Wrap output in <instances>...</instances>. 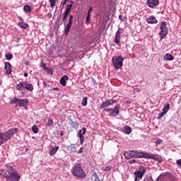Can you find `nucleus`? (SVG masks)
I'll return each instance as SVG.
<instances>
[{
	"label": "nucleus",
	"instance_id": "f257e3e1",
	"mask_svg": "<svg viewBox=\"0 0 181 181\" xmlns=\"http://www.w3.org/2000/svg\"><path fill=\"white\" fill-rule=\"evenodd\" d=\"M124 156L125 159H138L144 158L145 159H153V160H156L158 163H162V162H163V159L161 156H159V154H151L136 151H124Z\"/></svg>",
	"mask_w": 181,
	"mask_h": 181
},
{
	"label": "nucleus",
	"instance_id": "f03ea898",
	"mask_svg": "<svg viewBox=\"0 0 181 181\" xmlns=\"http://www.w3.org/2000/svg\"><path fill=\"white\" fill-rule=\"evenodd\" d=\"M6 168L4 170H0V176L2 179H6V180L9 181H20L21 175L18 173V171L13 168L9 164H6L4 165Z\"/></svg>",
	"mask_w": 181,
	"mask_h": 181
},
{
	"label": "nucleus",
	"instance_id": "7ed1b4c3",
	"mask_svg": "<svg viewBox=\"0 0 181 181\" xmlns=\"http://www.w3.org/2000/svg\"><path fill=\"white\" fill-rule=\"evenodd\" d=\"M74 4V2L71 1V4L65 6V11L63 13L62 22H64V32L66 35H68L69 32H70V29H71V26L73 25V15L69 16V23L67 25H66V21H67V18H69V15H70V11H71V8H73Z\"/></svg>",
	"mask_w": 181,
	"mask_h": 181
},
{
	"label": "nucleus",
	"instance_id": "20e7f679",
	"mask_svg": "<svg viewBox=\"0 0 181 181\" xmlns=\"http://www.w3.org/2000/svg\"><path fill=\"white\" fill-rule=\"evenodd\" d=\"M16 132H18V128L10 129L4 133L0 132V146L3 144H5V142L9 141Z\"/></svg>",
	"mask_w": 181,
	"mask_h": 181
},
{
	"label": "nucleus",
	"instance_id": "39448f33",
	"mask_svg": "<svg viewBox=\"0 0 181 181\" xmlns=\"http://www.w3.org/2000/svg\"><path fill=\"white\" fill-rule=\"evenodd\" d=\"M16 90L18 91H23V90H26L27 91L32 93L33 92V90H35V87L32 83H28L26 81H23L16 85Z\"/></svg>",
	"mask_w": 181,
	"mask_h": 181
},
{
	"label": "nucleus",
	"instance_id": "423d86ee",
	"mask_svg": "<svg viewBox=\"0 0 181 181\" xmlns=\"http://www.w3.org/2000/svg\"><path fill=\"white\" fill-rule=\"evenodd\" d=\"M72 174L76 177H79V179H84L86 177V172L81 168V164L78 163L75 165L72 170Z\"/></svg>",
	"mask_w": 181,
	"mask_h": 181
},
{
	"label": "nucleus",
	"instance_id": "0eeeda50",
	"mask_svg": "<svg viewBox=\"0 0 181 181\" xmlns=\"http://www.w3.org/2000/svg\"><path fill=\"white\" fill-rule=\"evenodd\" d=\"M112 60V64L116 70H119L122 67L124 62V57L122 56L113 57Z\"/></svg>",
	"mask_w": 181,
	"mask_h": 181
},
{
	"label": "nucleus",
	"instance_id": "6e6552de",
	"mask_svg": "<svg viewBox=\"0 0 181 181\" xmlns=\"http://www.w3.org/2000/svg\"><path fill=\"white\" fill-rule=\"evenodd\" d=\"M121 108V105L117 104L116 105V106L115 107L114 109L112 108H104V110L106 112H110L109 113V116L110 117H117V115H119V109Z\"/></svg>",
	"mask_w": 181,
	"mask_h": 181
},
{
	"label": "nucleus",
	"instance_id": "1a4fd4ad",
	"mask_svg": "<svg viewBox=\"0 0 181 181\" xmlns=\"http://www.w3.org/2000/svg\"><path fill=\"white\" fill-rule=\"evenodd\" d=\"M160 32L159 33V35L160 36V40H162V39H165V37H166L169 30L168 26L166 25V21H163L160 23Z\"/></svg>",
	"mask_w": 181,
	"mask_h": 181
},
{
	"label": "nucleus",
	"instance_id": "9d476101",
	"mask_svg": "<svg viewBox=\"0 0 181 181\" xmlns=\"http://www.w3.org/2000/svg\"><path fill=\"white\" fill-rule=\"evenodd\" d=\"M10 104H18L19 107H27L29 104V100L28 99H18L17 98H13L10 100Z\"/></svg>",
	"mask_w": 181,
	"mask_h": 181
},
{
	"label": "nucleus",
	"instance_id": "9b49d317",
	"mask_svg": "<svg viewBox=\"0 0 181 181\" xmlns=\"http://www.w3.org/2000/svg\"><path fill=\"white\" fill-rule=\"evenodd\" d=\"M146 173V168H143L141 170H136L134 173V181H139L142 177H144V175Z\"/></svg>",
	"mask_w": 181,
	"mask_h": 181
},
{
	"label": "nucleus",
	"instance_id": "f8f14e48",
	"mask_svg": "<svg viewBox=\"0 0 181 181\" xmlns=\"http://www.w3.org/2000/svg\"><path fill=\"white\" fill-rule=\"evenodd\" d=\"M117 103V100L115 99H109L105 100V102H103L102 104L100 106V110H103V108H107L111 105H114Z\"/></svg>",
	"mask_w": 181,
	"mask_h": 181
},
{
	"label": "nucleus",
	"instance_id": "ddd939ff",
	"mask_svg": "<svg viewBox=\"0 0 181 181\" xmlns=\"http://www.w3.org/2000/svg\"><path fill=\"white\" fill-rule=\"evenodd\" d=\"M86 132H87V129H86V127H83L78 132V136L80 138L81 145H83V144H84V141H85L84 135H86Z\"/></svg>",
	"mask_w": 181,
	"mask_h": 181
},
{
	"label": "nucleus",
	"instance_id": "4468645a",
	"mask_svg": "<svg viewBox=\"0 0 181 181\" xmlns=\"http://www.w3.org/2000/svg\"><path fill=\"white\" fill-rule=\"evenodd\" d=\"M121 28H119L118 30L116 32L115 37V43L117 45V46H119L121 45Z\"/></svg>",
	"mask_w": 181,
	"mask_h": 181
},
{
	"label": "nucleus",
	"instance_id": "2eb2a0df",
	"mask_svg": "<svg viewBox=\"0 0 181 181\" xmlns=\"http://www.w3.org/2000/svg\"><path fill=\"white\" fill-rule=\"evenodd\" d=\"M146 5L149 8H155L159 5V0H147Z\"/></svg>",
	"mask_w": 181,
	"mask_h": 181
},
{
	"label": "nucleus",
	"instance_id": "dca6fc26",
	"mask_svg": "<svg viewBox=\"0 0 181 181\" xmlns=\"http://www.w3.org/2000/svg\"><path fill=\"white\" fill-rule=\"evenodd\" d=\"M4 69L6 70V74L7 76H9V74H11L12 73V65L9 62H5V66Z\"/></svg>",
	"mask_w": 181,
	"mask_h": 181
},
{
	"label": "nucleus",
	"instance_id": "f3484780",
	"mask_svg": "<svg viewBox=\"0 0 181 181\" xmlns=\"http://www.w3.org/2000/svg\"><path fill=\"white\" fill-rule=\"evenodd\" d=\"M18 18L22 21L18 23V26H20V28H21L22 29H28V28H29V24L23 22V18H22V17H18Z\"/></svg>",
	"mask_w": 181,
	"mask_h": 181
},
{
	"label": "nucleus",
	"instance_id": "a211bd4d",
	"mask_svg": "<svg viewBox=\"0 0 181 181\" xmlns=\"http://www.w3.org/2000/svg\"><path fill=\"white\" fill-rule=\"evenodd\" d=\"M69 80V76L67 75H64L62 78L60 79V84L61 86H63L64 87L66 86L67 84V81Z\"/></svg>",
	"mask_w": 181,
	"mask_h": 181
},
{
	"label": "nucleus",
	"instance_id": "6ab92c4d",
	"mask_svg": "<svg viewBox=\"0 0 181 181\" xmlns=\"http://www.w3.org/2000/svg\"><path fill=\"white\" fill-rule=\"evenodd\" d=\"M67 151L71 153H76L77 152V148L74 144H71L70 146H67Z\"/></svg>",
	"mask_w": 181,
	"mask_h": 181
},
{
	"label": "nucleus",
	"instance_id": "aec40b11",
	"mask_svg": "<svg viewBox=\"0 0 181 181\" xmlns=\"http://www.w3.org/2000/svg\"><path fill=\"white\" fill-rule=\"evenodd\" d=\"M123 132H124V134H126L127 135H129V134H131L132 132V128H131L129 126H124Z\"/></svg>",
	"mask_w": 181,
	"mask_h": 181
},
{
	"label": "nucleus",
	"instance_id": "412c9836",
	"mask_svg": "<svg viewBox=\"0 0 181 181\" xmlns=\"http://www.w3.org/2000/svg\"><path fill=\"white\" fill-rule=\"evenodd\" d=\"M59 151V146H56L53 148H52L49 151V155L50 156H54V155H56L57 153V151Z\"/></svg>",
	"mask_w": 181,
	"mask_h": 181
},
{
	"label": "nucleus",
	"instance_id": "4be33fe9",
	"mask_svg": "<svg viewBox=\"0 0 181 181\" xmlns=\"http://www.w3.org/2000/svg\"><path fill=\"white\" fill-rule=\"evenodd\" d=\"M33 10V8H32L28 4L23 6L24 12H27L28 13H30V12H32Z\"/></svg>",
	"mask_w": 181,
	"mask_h": 181
},
{
	"label": "nucleus",
	"instance_id": "5701e85b",
	"mask_svg": "<svg viewBox=\"0 0 181 181\" xmlns=\"http://www.w3.org/2000/svg\"><path fill=\"white\" fill-rule=\"evenodd\" d=\"M148 23H158V20H156V18L155 16H151L147 18Z\"/></svg>",
	"mask_w": 181,
	"mask_h": 181
},
{
	"label": "nucleus",
	"instance_id": "b1692460",
	"mask_svg": "<svg viewBox=\"0 0 181 181\" xmlns=\"http://www.w3.org/2000/svg\"><path fill=\"white\" fill-rule=\"evenodd\" d=\"M174 59H175V57L170 54H165L164 55V60L170 62V61L174 60Z\"/></svg>",
	"mask_w": 181,
	"mask_h": 181
},
{
	"label": "nucleus",
	"instance_id": "393cba45",
	"mask_svg": "<svg viewBox=\"0 0 181 181\" xmlns=\"http://www.w3.org/2000/svg\"><path fill=\"white\" fill-rule=\"evenodd\" d=\"M169 110H170V105L167 104V105H164V107L163 109V112H164V114H167L168 111H169Z\"/></svg>",
	"mask_w": 181,
	"mask_h": 181
},
{
	"label": "nucleus",
	"instance_id": "a878e982",
	"mask_svg": "<svg viewBox=\"0 0 181 181\" xmlns=\"http://www.w3.org/2000/svg\"><path fill=\"white\" fill-rule=\"evenodd\" d=\"M6 60H12L13 59V55L11 53H7L5 55Z\"/></svg>",
	"mask_w": 181,
	"mask_h": 181
},
{
	"label": "nucleus",
	"instance_id": "bb28decb",
	"mask_svg": "<svg viewBox=\"0 0 181 181\" xmlns=\"http://www.w3.org/2000/svg\"><path fill=\"white\" fill-rule=\"evenodd\" d=\"M32 131L34 134H37V132H39V129H37V126L36 124H34L32 127Z\"/></svg>",
	"mask_w": 181,
	"mask_h": 181
},
{
	"label": "nucleus",
	"instance_id": "cd10ccee",
	"mask_svg": "<svg viewBox=\"0 0 181 181\" xmlns=\"http://www.w3.org/2000/svg\"><path fill=\"white\" fill-rule=\"evenodd\" d=\"M111 166H106V167H103L102 170L103 172H110L111 171Z\"/></svg>",
	"mask_w": 181,
	"mask_h": 181
},
{
	"label": "nucleus",
	"instance_id": "c85d7f7f",
	"mask_svg": "<svg viewBox=\"0 0 181 181\" xmlns=\"http://www.w3.org/2000/svg\"><path fill=\"white\" fill-rule=\"evenodd\" d=\"M56 2H57V0H49L51 8H54V6H56Z\"/></svg>",
	"mask_w": 181,
	"mask_h": 181
},
{
	"label": "nucleus",
	"instance_id": "c756f323",
	"mask_svg": "<svg viewBox=\"0 0 181 181\" xmlns=\"http://www.w3.org/2000/svg\"><path fill=\"white\" fill-rule=\"evenodd\" d=\"M98 176L97 175V173H94L92 175H91V179L92 180H94V181H97L98 180Z\"/></svg>",
	"mask_w": 181,
	"mask_h": 181
},
{
	"label": "nucleus",
	"instance_id": "7c9ffc66",
	"mask_svg": "<svg viewBox=\"0 0 181 181\" xmlns=\"http://www.w3.org/2000/svg\"><path fill=\"white\" fill-rule=\"evenodd\" d=\"M87 100H88L87 97L83 98V99L82 100L81 104L83 107L87 106Z\"/></svg>",
	"mask_w": 181,
	"mask_h": 181
},
{
	"label": "nucleus",
	"instance_id": "2f4dec72",
	"mask_svg": "<svg viewBox=\"0 0 181 181\" xmlns=\"http://www.w3.org/2000/svg\"><path fill=\"white\" fill-rule=\"evenodd\" d=\"M156 181H165V177H163V174H160V176L156 179Z\"/></svg>",
	"mask_w": 181,
	"mask_h": 181
},
{
	"label": "nucleus",
	"instance_id": "473e14b6",
	"mask_svg": "<svg viewBox=\"0 0 181 181\" xmlns=\"http://www.w3.org/2000/svg\"><path fill=\"white\" fill-rule=\"evenodd\" d=\"M166 115V113H165V112H163L159 113L158 117V119H161V118H162L164 115Z\"/></svg>",
	"mask_w": 181,
	"mask_h": 181
},
{
	"label": "nucleus",
	"instance_id": "72a5a7b5",
	"mask_svg": "<svg viewBox=\"0 0 181 181\" xmlns=\"http://www.w3.org/2000/svg\"><path fill=\"white\" fill-rule=\"evenodd\" d=\"M47 125L48 127H52L53 126V119H48V122H47Z\"/></svg>",
	"mask_w": 181,
	"mask_h": 181
},
{
	"label": "nucleus",
	"instance_id": "f704fd0d",
	"mask_svg": "<svg viewBox=\"0 0 181 181\" xmlns=\"http://www.w3.org/2000/svg\"><path fill=\"white\" fill-rule=\"evenodd\" d=\"M90 13H88L86 16V23H90Z\"/></svg>",
	"mask_w": 181,
	"mask_h": 181
},
{
	"label": "nucleus",
	"instance_id": "c9c22d12",
	"mask_svg": "<svg viewBox=\"0 0 181 181\" xmlns=\"http://www.w3.org/2000/svg\"><path fill=\"white\" fill-rule=\"evenodd\" d=\"M177 165L181 169V159L177 160Z\"/></svg>",
	"mask_w": 181,
	"mask_h": 181
},
{
	"label": "nucleus",
	"instance_id": "e433bc0d",
	"mask_svg": "<svg viewBox=\"0 0 181 181\" xmlns=\"http://www.w3.org/2000/svg\"><path fill=\"white\" fill-rule=\"evenodd\" d=\"M160 144H162V139H158L156 141V145H160Z\"/></svg>",
	"mask_w": 181,
	"mask_h": 181
},
{
	"label": "nucleus",
	"instance_id": "4c0bfd02",
	"mask_svg": "<svg viewBox=\"0 0 181 181\" xmlns=\"http://www.w3.org/2000/svg\"><path fill=\"white\" fill-rule=\"evenodd\" d=\"M129 163H130V165H134V163H136V160H131L130 161H129Z\"/></svg>",
	"mask_w": 181,
	"mask_h": 181
},
{
	"label": "nucleus",
	"instance_id": "58836bf2",
	"mask_svg": "<svg viewBox=\"0 0 181 181\" xmlns=\"http://www.w3.org/2000/svg\"><path fill=\"white\" fill-rule=\"evenodd\" d=\"M83 152H84V148L81 147L79 151H78V153H83Z\"/></svg>",
	"mask_w": 181,
	"mask_h": 181
},
{
	"label": "nucleus",
	"instance_id": "ea45409f",
	"mask_svg": "<svg viewBox=\"0 0 181 181\" xmlns=\"http://www.w3.org/2000/svg\"><path fill=\"white\" fill-rule=\"evenodd\" d=\"M67 1H64V0H62V2H61V5H62L63 6H64L66 5Z\"/></svg>",
	"mask_w": 181,
	"mask_h": 181
},
{
	"label": "nucleus",
	"instance_id": "a19ab883",
	"mask_svg": "<svg viewBox=\"0 0 181 181\" xmlns=\"http://www.w3.org/2000/svg\"><path fill=\"white\" fill-rule=\"evenodd\" d=\"M91 11H93V8H92V7H90V8H89V10H88V13H89V15H90V13H91Z\"/></svg>",
	"mask_w": 181,
	"mask_h": 181
},
{
	"label": "nucleus",
	"instance_id": "79ce46f5",
	"mask_svg": "<svg viewBox=\"0 0 181 181\" xmlns=\"http://www.w3.org/2000/svg\"><path fill=\"white\" fill-rule=\"evenodd\" d=\"M92 81L94 83V84L97 85V81H95V78H93Z\"/></svg>",
	"mask_w": 181,
	"mask_h": 181
},
{
	"label": "nucleus",
	"instance_id": "37998d69",
	"mask_svg": "<svg viewBox=\"0 0 181 181\" xmlns=\"http://www.w3.org/2000/svg\"><path fill=\"white\" fill-rule=\"evenodd\" d=\"M42 84L44 87H47V84L46 83V81H43Z\"/></svg>",
	"mask_w": 181,
	"mask_h": 181
},
{
	"label": "nucleus",
	"instance_id": "c03bdc74",
	"mask_svg": "<svg viewBox=\"0 0 181 181\" xmlns=\"http://www.w3.org/2000/svg\"><path fill=\"white\" fill-rule=\"evenodd\" d=\"M144 181H151L148 177H144Z\"/></svg>",
	"mask_w": 181,
	"mask_h": 181
},
{
	"label": "nucleus",
	"instance_id": "a18cd8bd",
	"mask_svg": "<svg viewBox=\"0 0 181 181\" xmlns=\"http://www.w3.org/2000/svg\"><path fill=\"white\" fill-rule=\"evenodd\" d=\"M63 135H64V132L61 131V132H60V136H63Z\"/></svg>",
	"mask_w": 181,
	"mask_h": 181
},
{
	"label": "nucleus",
	"instance_id": "49530a36",
	"mask_svg": "<svg viewBox=\"0 0 181 181\" xmlns=\"http://www.w3.org/2000/svg\"><path fill=\"white\" fill-rule=\"evenodd\" d=\"M74 125L75 127H78V122H74Z\"/></svg>",
	"mask_w": 181,
	"mask_h": 181
},
{
	"label": "nucleus",
	"instance_id": "de8ad7c7",
	"mask_svg": "<svg viewBox=\"0 0 181 181\" xmlns=\"http://www.w3.org/2000/svg\"><path fill=\"white\" fill-rule=\"evenodd\" d=\"M97 181H104V178H100V177H98V180Z\"/></svg>",
	"mask_w": 181,
	"mask_h": 181
},
{
	"label": "nucleus",
	"instance_id": "09e8293b",
	"mask_svg": "<svg viewBox=\"0 0 181 181\" xmlns=\"http://www.w3.org/2000/svg\"><path fill=\"white\" fill-rule=\"evenodd\" d=\"M119 19H120V21H122V16L119 15Z\"/></svg>",
	"mask_w": 181,
	"mask_h": 181
},
{
	"label": "nucleus",
	"instance_id": "8fccbe9b",
	"mask_svg": "<svg viewBox=\"0 0 181 181\" xmlns=\"http://www.w3.org/2000/svg\"><path fill=\"white\" fill-rule=\"evenodd\" d=\"M25 64L26 66H29V62H25Z\"/></svg>",
	"mask_w": 181,
	"mask_h": 181
},
{
	"label": "nucleus",
	"instance_id": "3c124183",
	"mask_svg": "<svg viewBox=\"0 0 181 181\" xmlns=\"http://www.w3.org/2000/svg\"><path fill=\"white\" fill-rule=\"evenodd\" d=\"M28 73H25V74H24V77H28Z\"/></svg>",
	"mask_w": 181,
	"mask_h": 181
},
{
	"label": "nucleus",
	"instance_id": "603ef678",
	"mask_svg": "<svg viewBox=\"0 0 181 181\" xmlns=\"http://www.w3.org/2000/svg\"><path fill=\"white\" fill-rule=\"evenodd\" d=\"M135 90H136V91L137 93L141 90L139 88H136Z\"/></svg>",
	"mask_w": 181,
	"mask_h": 181
},
{
	"label": "nucleus",
	"instance_id": "864d4df0",
	"mask_svg": "<svg viewBox=\"0 0 181 181\" xmlns=\"http://www.w3.org/2000/svg\"><path fill=\"white\" fill-rule=\"evenodd\" d=\"M52 90H59V88H54Z\"/></svg>",
	"mask_w": 181,
	"mask_h": 181
},
{
	"label": "nucleus",
	"instance_id": "5fc2aeb1",
	"mask_svg": "<svg viewBox=\"0 0 181 181\" xmlns=\"http://www.w3.org/2000/svg\"><path fill=\"white\" fill-rule=\"evenodd\" d=\"M42 67H46V64H43Z\"/></svg>",
	"mask_w": 181,
	"mask_h": 181
},
{
	"label": "nucleus",
	"instance_id": "6e6d98bb",
	"mask_svg": "<svg viewBox=\"0 0 181 181\" xmlns=\"http://www.w3.org/2000/svg\"><path fill=\"white\" fill-rule=\"evenodd\" d=\"M25 151H26V152H28V148H26V150H25Z\"/></svg>",
	"mask_w": 181,
	"mask_h": 181
}]
</instances>
